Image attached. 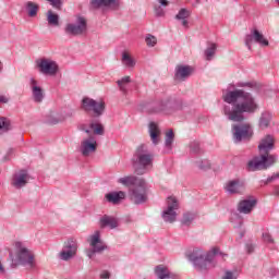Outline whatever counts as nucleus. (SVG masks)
<instances>
[{
    "mask_svg": "<svg viewBox=\"0 0 279 279\" xmlns=\"http://www.w3.org/2000/svg\"><path fill=\"white\" fill-rule=\"evenodd\" d=\"M36 66L43 75H58V63L51 59L43 58L36 61Z\"/></svg>",
    "mask_w": 279,
    "mask_h": 279,
    "instance_id": "obj_11",
    "label": "nucleus"
},
{
    "mask_svg": "<svg viewBox=\"0 0 279 279\" xmlns=\"http://www.w3.org/2000/svg\"><path fill=\"white\" fill-rule=\"evenodd\" d=\"M27 182H29V174L26 170H21L13 175L12 186L15 189H23V186L27 185Z\"/></svg>",
    "mask_w": 279,
    "mask_h": 279,
    "instance_id": "obj_21",
    "label": "nucleus"
},
{
    "mask_svg": "<svg viewBox=\"0 0 279 279\" xmlns=\"http://www.w3.org/2000/svg\"><path fill=\"white\" fill-rule=\"evenodd\" d=\"M271 149H274V137L271 135H266L258 144L259 156L253 157L247 162V171H267L269 167H274L278 158L269 154Z\"/></svg>",
    "mask_w": 279,
    "mask_h": 279,
    "instance_id": "obj_2",
    "label": "nucleus"
},
{
    "mask_svg": "<svg viewBox=\"0 0 279 279\" xmlns=\"http://www.w3.org/2000/svg\"><path fill=\"white\" fill-rule=\"evenodd\" d=\"M10 130V120L5 117H0V134H4Z\"/></svg>",
    "mask_w": 279,
    "mask_h": 279,
    "instance_id": "obj_38",
    "label": "nucleus"
},
{
    "mask_svg": "<svg viewBox=\"0 0 279 279\" xmlns=\"http://www.w3.org/2000/svg\"><path fill=\"white\" fill-rule=\"evenodd\" d=\"M191 73H193V68L190 65H177L174 70V80L177 82H184L187 77H191Z\"/></svg>",
    "mask_w": 279,
    "mask_h": 279,
    "instance_id": "obj_20",
    "label": "nucleus"
},
{
    "mask_svg": "<svg viewBox=\"0 0 279 279\" xmlns=\"http://www.w3.org/2000/svg\"><path fill=\"white\" fill-rule=\"evenodd\" d=\"M81 130H82V132H85V134H90V129H84V128H82Z\"/></svg>",
    "mask_w": 279,
    "mask_h": 279,
    "instance_id": "obj_54",
    "label": "nucleus"
},
{
    "mask_svg": "<svg viewBox=\"0 0 279 279\" xmlns=\"http://www.w3.org/2000/svg\"><path fill=\"white\" fill-rule=\"evenodd\" d=\"M141 180L145 179L138 178L136 175H126L118 179V184H122V186H136Z\"/></svg>",
    "mask_w": 279,
    "mask_h": 279,
    "instance_id": "obj_24",
    "label": "nucleus"
},
{
    "mask_svg": "<svg viewBox=\"0 0 279 279\" xmlns=\"http://www.w3.org/2000/svg\"><path fill=\"white\" fill-rule=\"evenodd\" d=\"M0 71H3V63L0 61Z\"/></svg>",
    "mask_w": 279,
    "mask_h": 279,
    "instance_id": "obj_55",
    "label": "nucleus"
},
{
    "mask_svg": "<svg viewBox=\"0 0 279 279\" xmlns=\"http://www.w3.org/2000/svg\"><path fill=\"white\" fill-rule=\"evenodd\" d=\"M195 221V214L186 213L183 215V218L181 219V226H191Z\"/></svg>",
    "mask_w": 279,
    "mask_h": 279,
    "instance_id": "obj_36",
    "label": "nucleus"
},
{
    "mask_svg": "<svg viewBox=\"0 0 279 279\" xmlns=\"http://www.w3.org/2000/svg\"><path fill=\"white\" fill-rule=\"evenodd\" d=\"M122 62L128 69H134V66H136V61H134V59H132L128 52L122 53Z\"/></svg>",
    "mask_w": 279,
    "mask_h": 279,
    "instance_id": "obj_34",
    "label": "nucleus"
},
{
    "mask_svg": "<svg viewBox=\"0 0 279 279\" xmlns=\"http://www.w3.org/2000/svg\"><path fill=\"white\" fill-rule=\"evenodd\" d=\"M244 43L250 51H252V43H256L260 47H269V40L265 38V35L258 28H252L250 34L245 35Z\"/></svg>",
    "mask_w": 279,
    "mask_h": 279,
    "instance_id": "obj_8",
    "label": "nucleus"
},
{
    "mask_svg": "<svg viewBox=\"0 0 279 279\" xmlns=\"http://www.w3.org/2000/svg\"><path fill=\"white\" fill-rule=\"evenodd\" d=\"M255 84L254 83H250V82H240V83H236V87L238 88H254Z\"/></svg>",
    "mask_w": 279,
    "mask_h": 279,
    "instance_id": "obj_45",
    "label": "nucleus"
},
{
    "mask_svg": "<svg viewBox=\"0 0 279 279\" xmlns=\"http://www.w3.org/2000/svg\"><path fill=\"white\" fill-rule=\"evenodd\" d=\"M93 8H113L117 10L119 8V2L117 0H92Z\"/></svg>",
    "mask_w": 279,
    "mask_h": 279,
    "instance_id": "obj_25",
    "label": "nucleus"
},
{
    "mask_svg": "<svg viewBox=\"0 0 279 279\" xmlns=\"http://www.w3.org/2000/svg\"><path fill=\"white\" fill-rule=\"evenodd\" d=\"M156 43H157V39H156V37H154V35H148L146 37V45L148 47H156Z\"/></svg>",
    "mask_w": 279,
    "mask_h": 279,
    "instance_id": "obj_42",
    "label": "nucleus"
},
{
    "mask_svg": "<svg viewBox=\"0 0 279 279\" xmlns=\"http://www.w3.org/2000/svg\"><path fill=\"white\" fill-rule=\"evenodd\" d=\"M269 123H271V113L263 112L259 118V128L265 130L266 128H269Z\"/></svg>",
    "mask_w": 279,
    "mask_h": 279,
    "instance_id": "obj_30",
    "label": "nucleus"
},
{
    "mask_svg": "<svg viewBox=\"0 0 279 279\" xmlns=\"http://www.w3.org/2000/svg\"><path fill=\"white\" fill-rule=\"evenodd\" d=\"M174 140H175V134L173 133V130L168 131L166 133V140H165V145L168 149H171Z\"/></svg>",
    "mask_w": 279,
    "mask_h": 279,
    "instance_id": "obj_37",
    "label": "nucleus"
},
{
    "mask_svg": "<svg viewBox=\"0 0 279 279\" xmlns=\"http://www.w3.org/2000/svg\"><path fill=\"white\" fill-rule=\"evenodd\" d=\"M155 275L159 279H168L171 275V271H169V268H167L166 266L159 265L155 268Z\"/></svg>",
    "mask_w": 279,
    "mask_h": 279,
    "instance_id": "obj_27",
    "label": "nucleus"
},
{
    "mask_svg": "<svg viewBox=\"0 0 279 279\" xmlns=\"http://www.w3.org/2000/svg\"><path fill=\"white\" fill-rule=\"evenodd\" d=\"M28 86L31 88L32 97L35 104H43L45 100V89L40 87L38 81H36L34 77L29 78Z\"/></svg>",
    "mask_w": 279,
    "mask_h": 279,
    "instance_id": "obj_15",
    "label": "nucleus"
},
{
    "mask_svg": "<svg viewBox=\"0 0 279 279\" xmlns=\"http://www.w3.org/2000/svg\"><path fill=\"white\" fill-rule=\"evenodd\" d=\"M244 189L245 184L239 179L228 181L225 186V191H227L229 195H239L243 193Z\"/></svg>",
    "mask_w": 279,
    "mask_h": 279,
    "instance_id": "obj_19",
    "label": "nucleus"
},
{
    "mask_svg": "<svg viewBox=\"0 0 279 279\" xmlns=\"http://www.w3.org/2000/svg\"><path fill=\"white\" fill-rule=\"evenodd\" d=\"M47 21H48V25L58 27V25H60V15L53 13V11H48L47 12Z\"/></svg>",
    "mask_w": 279,
    "mask_h": 279,
    "instance_id": "obj_31",
    "label": "nucleus"
},
{
    "mask_svg": "<svg viewBox=\"0 0 279 279\" xmlns=\"http://www.w3.org/2000/svg\"><path fill=\"white\" fill-rule=\"evenodd\" d=\"M10 256H11V258H12V253H10Z\"/></svg>",
    "mask_w": 279,
    "mask_h": 279,
    "instance_id": "obj_59",
    "label": "nucleus"
},
{
    "mask_svg": "<svg viewBox=\"0 0 279 279\" xmlns=\"http://www.w3.org/2000/svg\"><path fill=\"white\" fill-rule=\"evenodd\" d=\"M204 53L207 61L213 60V58H215V53H217V44L209 43Z\"/></svg>",
    "mask_w": 279,
    "mask_h": 279,
    "instance_id": "obj_28",
    "label": "nucleus"
},
{
    "mask_svg": "<svg viewBox=\"0 0 279 279\" xmlns=\"http://www.w3.org/2000/svg\"><path fill=\"white\" fill-rule=\"evenodd\" d=\"M263 239L265 243H274V239L271 238V234H269L268 232L263 233Z\"/></svg>",
    "mask_w": 279,
    "mask_h": 279,
    "instance_id": "obj_46",
    "label": "nucleus"
},
{
    "mask_svg": "<svg viewBox=\"0 0 279 279\" xmlns=\"http://www.w3.org/2000/svg\"><path fill=\"white\" fill-rule=\"evenodd\" d=\"M8 101H10V100L8 99V97H5V96H0V104H8Z\"/></svg>",
    "mask_w": 279,
    "mask_h": 279,
    "instance_id": "obj_50",
    "label": "nucleus"
},
{
    "mask_svg": "<svg viewBox=\"0 0 279 279\" xmlns=\"http://www.w3.org/2000/svg\"><path fill=\"white\" fill-rule=\"evenodd\" d=\"M0 276H5V267L3 266V263H1V259H0Z\"/></svg>",
    "mask_w": 279,
    "mask_h": 279,
    "instance_id": "obj_49",
    "label": "nucleus"
},
{
    "mask_svg": "<svg viewBox=\"0 0 279 279\" xmlns=\"http://www.w3.org/2000/svg\"><path fill=\"white\" fill-rule=\"evenodd\" d=\"M148 134L150 136V141L153 145H158L160 143V128L156 122H150L148 124Z\"/></svg>",
    "mask_w": 279,
    "mask_h": 279,
    "instance_id": "obj_23",
    "label": "nucleus"
},
{
    "mask_svg": "<svg viewBox=\"0 0 279 279\" xmlns=\"http://www.w3.org/2000/svg\"><path fill=\"white\" fill-rule=\"evenodd\" d=\"M49 3L54 8V10H61L62 8V0H47Z\"/></svg>",
    "mask_w": 279,
    "mask_h": 279,
    "instance_id": "obj_43",
    "label": "nucleus"
},
{
    "mask_svg": "<svg viewBox=\"0 0 279 279\" xmlns=\"http://www.w3.org/2000/svg\"><path fill=\"white\" fill-rule=\"evenodd\" d=\"M131 162L136 175H145L154 167V154L147 145L141 144L135 148Z\"/></svg>",
    "mask_w": 279,
    "mask_h": 279,
    "instance_id": "obj_3",
    "label": "nucleus"
},
{
    "mask_svg": "<svg viewBox=\"0 0 279 279\" xmlns=\"http://www.w3.org/2000/svg\"><path fill=\"white\" fill-rule=\"evenodd\" d=\"M195 165L202 171H207V169H210V161L208 159L197 160L195 161Z\"/></svg>",
    "mask_w": 279,
    "mask_h": 279,
    "instance_id": "obj_40",
    "label": "nucleus"
},
{
    "mask_svg": "<svg viewBox=\"0 0 279 279\" xmlns=\"http://www.w3.org/2000/svg\"><path fill=\"white\" fill-rule=\"evenodd\" d=\"M178 106V100L173 97H167L158 102V105L153 109V112H171L175 110Z\"/></svg>",
    "mask_w": 279,
    "mask_h": 279,
    "instance_id": "obj_17",
    "label": "nucleus"
},
{
    "mask_svg": "<svg viewBox=\"0 0 279 279\" xmlns=\"http://www.w3.org/2000/svg\"><path fill=\"white\" fill-rule=\"evenodd\" d=\"M80 151L85 158L97 151V140L95 138V135H89L81 142Z\"/></svg>",
    "mask_w": 279,
    "mask_h": 279,
    "instance_id": "obj_14",
    "label": "nucleus"
},
{
    "mask_svg": "<svg viewBox=\"0 0 279 279\" xmlns=\"http://www.w3.org/2000/svg\"><path fill=\"white\" fill-rule=\"evenodd\" d=\"M276 3H279V0H276Z\"/></svg>",
    "mask_w": 279,
    "mask_h": 279,
    "instance_id": "obj_58",
    "label": "nucleus"
},
{
    "mask_svg": "<svg viewBox=\"0 0 279 279\" xmlns=\"http://www.w3.org/2000/svg\"><path fill=\"white\" fill-rule=\"evenodd\" d=\"M222 101H225L222 113L227 121L239 123L231 126L233 142L239 144L252 141L254 129L252 124L243 123V121H245V114H255L258 110L256 97L251 92L229 85L227 89L222 90Z\"/></svg>",
    "mask_w": 279,
    "mask_h": 279,
    "instance_id": "obj_1",
    "label": "nucleus"
},
{
    "mask_svg": "<svg viewBox=\"0 0 279 279\" xmlns=\"http://www.w3.org/2000/svg\"><path fill=\"white\" fill-rule=\"evenodd\" d=\"M279 180V172L274 173L271 177H268L267 180L263 181L264 184H271V182H276Z\"/></svg>",
    "mask_w": 279,
    "mask_h": 279,
    "instance_id": "obj_44",
    "label": "nucleus"
},
{
    "mask_svg": "<svg viewBox=\"0 0 279 279\" xmlns=\"http://www.w3.org/2000/svg\"><path fill=\"white\" fill-rule=\"evenodd\" d=\"M88 28V23L84 16H77L75 23L65 25L64 32L68 36H82Z\"/></svg>",
    "mask_w": 279,
    "mask_h": 279,
    "instance_id": "obj_9",
    "label": "nucleus"
},
{
    "mask_svg": "<svg viewBox=\"0 0 279 279\" xmlns=\"http://www.w3.org/2000/svg\"><path fill=\"white\" fill-rule=\"evenodd\" d=\"M82 108L85 112H93V117L99 119L106 112V102L104 100L97 101L93 98L84 97L82 99Z\"/></svg>",
    "mask_w": 279,
    "mask_h": 279,
    "instance_id": "obj_6",
    "label": "nucleus"
},
{
    "mask_svg": "<svg viewBox=\"0 0 279 279\" xmlns=\"http://www.w3.org/2000/svg\"><path fill=\"white\" fill-rule=\"evenodd\" d=\"M70 117H73V111L63 112V113L51 111L47 116L46 123H49V125H58V123H62V121H66V119H70Z\"/></svg>",
    "mask_w": 279,
    "mask_h": 279,
    "instance_id": "obj_18",
    "label": "nucleus"
},
{
    "mask_svg": "<svg viewBox=\"0 0 279 279\" xmlns=\"http://www.w3.org/2000/svg\"><path fill=\"white\" fill-rule=\"evenodd\" d=\"M191 16V11L186 9H181L179 13L175 15L177 21H182L189 19Z\"/></svg>",
    "mask_w": 279,
    "mask_h": 279,
    "instance_id": "obj_41",
    "label": "nucleus"
},
{
    "mask_svg": "<svg viewBox=\"0 0 279 279\" xmlns=\"http://www.w3.org/2000/svg\"><path fill=\"white\" fill-rule=\"evenodd\" d=\"M129 197L136 206H141V204L147 202V182H145V179L129 190Z\"/></svg>",
    "mask_w": 279,
    "mask_h": 279,
    "instance_id": "obj_5",
    "label": "nucleus"
},
{
    "mask_svg": "<svg viewBox=\"0 0 279 279\" xmlns=\"http://www.w3.org/2000/svg\"><path fill=\"white\" fill-rule=\"evenodd\" d=\"M14 154V149L13 148H9L7 156H4V160H8V156Z\"/></svg>",
    "mask_w": 279,
    "mask_h": 279,
    "instance_id": "obj_51",
    "label": "nucleus"
},
{
    "mask_svg": "<svg viewBox=\"0 0 279 279\" xmlns=\"http://www.w3.org/2000/svg\"><path fill=\"white\" fill-rule=\"evenodd\" d=\"M89 245L92 248L86 251V256L89 258H93L95 254H100L104 250H108V246L101 242V233L99 231H95V233L89 236Z\"/></svg>",
    "mask_w": 279,
    "mask_h": 279,
    "instance_id": "obj_10",
    "label": "nucleus"
},
{
    "mask_svg": "<svg viewBox=\"0 0 279 279\" xmlns=\"http://www.w3.org/2000/svg\"><path fill=\"white\" fill-rule=\"evenodd\" d=\"M89 128L96 136H104V134H106V130L101 123H90Z\"/></svg>",
    "mask_w": 279,
    "mask_h": 279,
    "instance_id": "obj_33",
    "label": "nucleus"
},
{
    "mask_svg": "<svg viewBox=\"0 0 279 279\" xmlns=\"http://www.w3.org/2000/svg\"><path fill=\"white\" fill-rule=\"evenodd\" d=\"M180 208V203L173 196H169L167 199V208L161 213V217L166 223H175L178 219V210Z\"/></svg>",
    "mask_w": 279,
    "mask_h": 279,
    "instance_id": "obj_7",
    "label": "nucleus"
},
{
    "mask_svg": "<svg viewBox=\"0 0 279 279\" xmlns=\"http://www.w3.org/2000/svg\"><path fill=\"white\" fill-rule=\"evenodd\" d=\"M77 254V240L70 238L64 242L62 251L59 253L61 260H71Z\"/></svg>",
    "mask_w": 279,
    "mask_h": 279,
    "instance_id": "obj_13",
    "label": "nucleus"
},
{
    "mask_svg": "<svg viewBox=\"0 0 279 279\" xmlns=\"http://www.w3.org/2000/svg\"><path fill=\"white\" fill-rule=\"evenodd\" d=\"M190 151L191 154H202V145L197 141H193L190 143Z\"/></svg>",
    "mask_w": 279,
    "mask_h": 279,
    "instance_id": "obj_39",
    "label": "nucleus"
},
{
    "mask_svg": "<svg viewBox=\"0 0 279 279\" xmlns=\"http://www.w3.org/2000/svg\"><path fill=\"white\" fill-rule=\"evenodd\" d=\"M182 21V25L183 27H189V21L185 19V20H181Z\"/></svg>",
    "mask_w": 279,
    "mask_h": 279,
    "instance_id": "obj_53",
    "label": "nucleus"
},
{
    "mask_svg": "<svg viewBox=\"0 0 279 279\" xmlns=\"http://www.w3.org/2000/svg\"><path fill=\"white\" fill-rule=\"evenodd\" d=\"M243 236H245V233H244V232H241V233H240V239H243Z\"/></svg>",
    "mask_w": 279,
    "mask_h": 279,
    "instance_id": "obj_56",
    "label": "nucleus"
},
{
    "mask_svg": "<svg viewBox=\"0 0 279 279\" xmlns=\"http://www.w3.org/2000/svg\"><path fill=\"white\" fill-rule=\"evenodd\" d=\"M26 11L28 16H31V19H34V16H37L38 14V4L32 1L26 2L25 4Z\"/></svg>",
    "mask_w": 279,
    "mask_h": 279,
    "instance_id": "obj_29",
    "label": "nucleus"
},
{
    "mask_svg": "<svg viewBox=\"0 0 279 279\" xmlns=\"http://www.w3.org/2000/svg\"><path fill=\"white\" fill-rule=\"evenodd\" d=\"M100 278L101 279H110V272H108L107 270L102 271L100 274Z\"/></svg>",
    "mask_w": 279,
    "mask_h": 279,
    "instance_id": "obj_47",
    "label": "nucleus"
},
{
    "mask_svg": "<svg viewBox=\"0 0 279 279\" xmlns=\"http://www.w3.org/2000/svg\"><path fill=\"white\" fill-rule=\"evenodd\" d=\"M247 254H252L254 252V244H246Z\"/></svg>",
    "mask_w": 279,
    "mask_h": 279,
    "instance_id": "obj_48",
    "label": "nucleus"
},
{
    "mask_svg": "<svg viewBox=\"0 0 279 279\" xmlns=\"http://www.w3.org/2000/svg\"><path fill=\"white\" fill-rule=\"evenodd\" d=\"M196 4L199 5V3H202V0H195Z\"/></svg>",
    "mask_w": 279,
    "mask_h": 279,
    "instance_id": "obj_57",
    "label": "nucleus"
},
{
    "mask_svg": "<svg viewBox=\"0 0 279 279\" xmlns=\"http://www.w3.org/2000/svg\"><path fill=\"white\" fill-rule=\"evenodd\" d=\"M15 247H17V260L20 265H24V267H29L31 269H34L36 264L34 263V254H32V251L27 250V247L21 246V242H17L15 244Z\"/></svg>",
    "mask_w": 279,
    "mask_h": 279,
    "instance_id": "obj_12",
    "label": "nucleus"
},
{
    "mask_svg": "<svg viewBox=\"0 0 279 279\" xmlns=\"http://www.w3.org/2000/svg\"><path fill=\"white\" fill-rule=\"evenodd\" d=\"M216 256H228V254H223L219 252V248L214 247L209 252H204L202 248H194L192 253L189 254V260L193 264L197 271H208L211 267H215L213 260H215Z\"/></svg>",
    "mask_w": 279,
    "mask_h": 279,
    "instance_id": "obj_4",
    "label": "nucleus"
},
{
    "mask_svg": "<svg viewBox=\"0 0 279 279\" xmlns=\"http://www.w3.org/2000/svg\"><path fill=\"white\" fill-rule=\"evenodd\" d=\"M130 82H132L130 76H124L121 80L117 81V84H118L121 93H123L124 95H125V93H128V87H125V85L130 84Z\"/></svg>",
    "mask_w": 279,
    "mask_h": 279,
    "instance_id": "obj_35",
    "label": "nucleus"
},
{
    "mask_svg": "<svg viewBox=\"0 0 279 279\" xmlns=\"http://www.w3.org/2000/svg\"><path fill=\"white\" fill-rule=\"evenodd\" d=\"M258 204V201L254 196H248L238 204V213H241L242 215H250L254 208H256V205Z\"/></svg>",
    "mask_w": 279,
    "mask_h": 279,
    "instance_id": "obj_16",
    "label": "nucleus"
},
{
    "mask_svg": "<svg viewBox=\"0 0 279 279\" xmlns=\"http://www.w3.org/2000/svg\"><path fill=\"white\" fill-rule=\"evenodd\" d=\"M159 5L155 7V15L160 17L165 16V9L169 5V0H158Z\"/></svg>",
    "mask_w": 279,
    "mask_h": 279,
    "instance_id": "obj_32",
    "label": "nucleus"
},
{
    "mask_svg": "<svg viewBox=\"0 0 279 279\" xmlns=\"http://www.w3.org/2000/svg\"><path fill=\"white\" fill-rule=\"evenodd\" d=\"M107 202L109 204H119L121 199H125V192L120 191V192H111L105 195Z\"/></svg>",
    "mask_w": 279,
    "mask_h": 279,
    "instance_id": "obj_26",
    "label": "nucleus"
},
{
    "mask_svg": "<svg viewBox=\"0 0 279 279\" xmlns=\"http://www.w3.org/2000/svg\"><path fill=\"white\" fill-rule=\"evenodd\" d=\"M272 195L278 196L279 195V187L275 186L274 191H272Z\"/></svg>",
    "mask_w": 279,
    "mask_h": 279,
    "instance_id": "obj_52",
    "label": "nucleus"
},
{
    "mask_svg": "<svg viewBox=\"0 0 279 279\" xmlns=\"http://www.w3.org/2000/svg\"><path fill=\"white\" fill-rule=\"evenodd\" d=\"M99 227L102 229L109 228L110 230H114L116 228H119V220L113 216L104 215L99 219Z\"/></svg>",
    "mask_w": 279,
    "mask_h": 279,
    "instance_id": "obj_22",
    "label": "nucleus"
}]
</instances>
